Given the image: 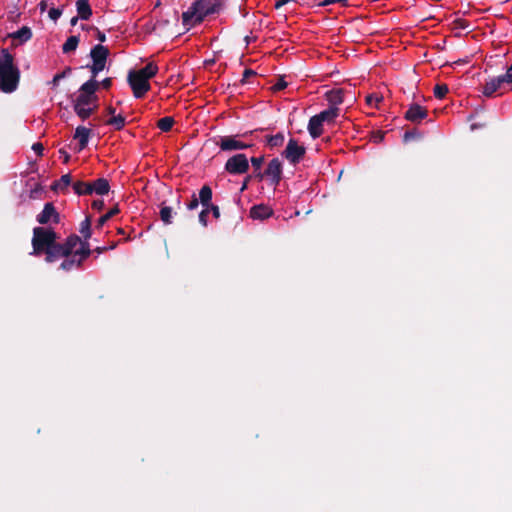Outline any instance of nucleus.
<instances>
[{
  "label": "nucleus",
  "instance_id": "26",
  "mask_svg": "<svg viewBox=\"0 0 512 512\" xmlns=\"http://www.w3.org/2000/svg\"><path fill=\"white\" fill-rule=\"evenodd\" d=\"M142 76H145L147 80L152 78L158 72V67L154 63H148L144 68L138 71Z\"/></svg>",
  "mask_w": 512,
  "mask_h": 512
},
{
  "label": "nucleus",
  "instance_id": "35",
  "mask_svg": "<svg viewBox=\"0 0 512 512\" xmlns=\"http://www.w3.org/2000/svg\"><path fill=\"white\" fill-rule=\"evenodd\" d=\"M284 141V136L282 134H276L274 136L269 137L268 144L271 147L280 146Z\"/></svg>",
  "mask_w": 512,
  "mask_h": 512
},
{
  "label": "nucleus",
  "instance_id": "54",
  "mask_svg": "<svg viewBox=\"0 0 512 512\" xmlns=\"http://www.w3.org/2000/svg\"><path fill=\"white\" fill-rule=\"evenodd\" d=\"M119 212L118 208L117 207H114L113 209H111L109 212H107L105 215L110 219L111 217H113L115 214H117Z\"/></svg>",
  "mask_w": 512,
  "mask_h": 512
},
{
  "label": "nucleus",
  "instance_id": "31",
  "mask_svg": "<svg viewBox=\"0 0 512 512\" xmlns=\"http://www.w3.org/2000/svg\"><path fill=\"white\" fill-rule=\"evenodd\" d=\"M173 124L174 119L172 117H164L158 121L157 126L161 131L168 132L172 128Z\"/></svg>",
  "mask_w": 512,
  "mask_h": 512
},
{
  "label": "nucleus",
  "instance_id": "44",
  "mask_svg": "<svg viewBox=\"0 0 512 512\" xmlns=\"http://www.w3.org/2000/svg\"><path fill=\"white\" fill-rule=\"evenodd\" d=\"M60 16H61V11L59 9L51 8L49 10V17L52 20L56 21Z\"/></svg>",
  "mask_w": 512,
  "mask_h": 512
},
{
  "label": "nucleus",
  "instance_id": "24",
  "mask_svg": "<svg viewBox=\"0 0 512 512\" xmlns=\"http://www.w3.org/2000/svg\"><path fill=\"white\" fill-rule=\"evenodd\" d=\"M79 233L84 238L82 241H87L92 234L91 230V220L89 217H86L81 223L79 227Z\"/></svg>",
  "mask_w": 512,
  "mask_h": 512
},
{
  "label": "nucleus",
  "instance_id": "61",
  "mask_svg": "<svg viewBox=\"0 0 512 512\" xmlns=\"http://www.w3.org/2000/svg\"><path fill=\"white\" fill-rule=\"evenodd\" d=\"M480 127H482V125L477 124V123H474V124L471 125V129L472 130H475V129L480 128Z\"/></svg>",
  "mask_w": 512,
  "mask_h": 512
},
{
  "label": "nucleus",
  "instance_id": "53",
  "mask_svg": "<svg viewBox=\"0 0 512 512\" xmlns=\"http://www.w3.org/2000/svg\"><path fill=\"white\" fill-rule=\"evenodd\" d=\"M96 32H97V39L100 41V42H104L106 40V36L103 32L99 31L98 29H96Z\"/></svg>",
  "mask_w": 512,
  "mask_h": 512
},
{
  "label": "nucleus",
  "instance_id": "20",
  "mask_svg": "<svg viewBox=\"0 0 512 512\" xmlns=\"http://www.w3.org/2000/svg\"><path fill=\"white\" fill-rule=\"evenodd\" d=\"M76 6L80 18L83 20H88L92 14L88 0H78Z\"/></svg>",
  "mask_w": 512,
  "mask_h": 512
},
{
  "label": "nucleus",
  "instance_id": "49",
  "mask_svg": "<svg viewBox=\"0 0 512 512\" xmlns=\"http://www.w3.org/2000/svg\"><path fill=\"white\" fill-rule=\"evenodd\" d=\"M103 206H104L103 200H94L92 202L93 209L101 210L103 208Z\"/></svg>",
  "mask_w": 512,
  "mask_h": 512
},
{
  "label": "nucleus",
  "instance_id": "33",
  "mask_svg": "<svg viewBox=\"0 0 512 512\" xmlns=\"http://www.w3.org/2000/svg\"><path fill=\"white\" fill-rule=\"evenodd\" d=\"M71 72V68L70 67H67L63 72L61 73H57L52 81L50 82V84L52 85L53 88H56L60 82L61 79L65 78L68 74H70Z\"/></svg>",
  "mask_w": 512,
  "mask_h": 512
},
{
  "label": "nucleus",
  "instance_id": "29",
  "mask_svg": "<svg viewBox=\"0 0 512 512\" xmlns=\"http://www.w3.org/2000/svg\"><path fill=\"white\" fill-rule=\"evenodd\" d=\"M71 180L70 174H65L52 186V189L63 190L71 184Z\"/></svg>",
  "mask_w": 512,
  "mask_h": 512
},
{
  "label": "nucleus",
  "instance_id": "46",
  "mask_svg": "<svg viewBox=\"0 0 512 512\" xmlns=\"http://www.w3.org/2000/svg\"><path fill=\"white\" fill-rule=\"evenodd\" d=\"M210 212H212L213 216L218 219L220 217V210L219 207L216 205H209Z\"/></svg>",
  "mask_w": 512,
  "mask_h": 512
},
{
  "label": "nucleus",
  "instance_id": "16",
  "mask_svg": "<svg viewBox=\"0 0 512 512\" xmlns=\"http://www.w3.org/2000/svg\"><path fill=\"white\" fill-rule=\"evenodd\" d=\"M325 96L331 107H337L344 100V90L341 88L332 89L326 92Z\"/></svg>",
  "mask_w": 512,
  "mask_h": 512
},
{
  "label": "nucleus",
  "instance_id": "25",
  "mask_svg": "<svg viewBox=\"0 0 512 512\" xmlns=\"http://www.w3.org/2000/svg\"><path fill=\"white\" fill-rule=\"evenodd\" d=\"M78 44H79V37L78 36H70L62 46L63 53L68 54V53L75 51L77 49Z\"/></svg>",
  "mask_w": 512,
  "mask_h": 512
},
{
  "label": "nucleus",
  "instance_id": "19",
  "mask_svg": "<svg viewBox=\"0 0 512 512\" xmlns=\"http://www.w3.org/2000/svg\"><path fill=\"white\" fill-rule=\"evenodd\" d=\"M339 111L340 110L338 107H330L329 109L324 110L317 115L322 120L323 123H333L335 119L338 117Z\"/></svg>",
  "mask_w": 512,
  "mask_h": 512
},
{
  "label": "nucleus",
  "instance_id": "60",
  "mask_svg": "<svg viewBox=\"0 0 512 512\" xmlns=\"http://www.w3.org/2000/svg\"><path fill=\"white\" fill-rule=\"evenodd\" d=\"M46 6H47L46 2H45V1H42V2L40 3V10H41V11H44V10L46 9Z\"/></svg>",
  "mask_w": 512,
  "mask_h": 512
},
{
  "label": "nucleus",
  "instance_id": "21",
  "mask_svg": "<svg viewBox=\"0 0 512 512\" xmlns=\"http://www.w3.org/2000/svg\"><path fill=\"white\" fill-rule=\"evenodd\" d=\"M10 37L15 40H19L20 43L27 42L32 37L31 29L27 26H23L18 31L10 34Z\"/></svg>",
  "mask_w": 512,
  "mask_h": 512
},
{
  "label": "nucleus",
  "instance_id": "28",
  "mask_svg": "<svg viewBox=\"0 0 512 512\" xmlns=\"http://www.w3.org/2000/svg\"><path fill=\"white\" fill-rule=\"evenodd\" d=\"M84 258H65L61 263V268L64 270H70L73 267H80Z\"/></svg>",
  "mask_w": 512,
  "mask_h": 512
},
{
  "label": "nucleus",
  "instance_id": "51",
  "mask_svg": "<svg viewBox=\"0 0 512 512\" xmlns=\"http://www.w3.org/2000/svg\"><path fill=\"white\" fill-rule=\"evenodd\" d=\"M111 84H112V79H111V78H106V79H104V80L101 82V85H102V86H103V88H105V89L110 88Z\"/></svg>",
  "mask_w": 512,
  "mask_h": 512
},
{
  "label": "nucleus",
  "instance_id": "34",
  "mask_svg": "<svg viewBox=\"0 0 512 512\" xmlns=\"http://www.w3.org/2000/svg\"><path fill=\"white\" fill-rule=\"evenodd\" d=\"M448 91V86L446 84H437L434 87V95L439 99L444 98Z\"/></svg>",
  "mask_w": 512,
  "mask_h": 512
},
{
  "label": "nucleus",
  "instance_id": "30",
  "mask_svg": "<svg viewBox=\"0 0 512 512\" xmlns=\"http://www.w3.org/2000/svg\"><path fill=\"white\" fill-rule=\"evenodd\" d=\"M107 124L113 126L115 130H121L125 125V118L119 114L117 116L111 117L107 121Z\"/></svg>",
  "mask_w": 512,
  "mask_h": 512
},
{
  "label": "nucleus",
  "instance_id": "2",
  "mask_svg": "<svg viewBox=\"0 0 512 512\" xmlns=\"http://www.w3.org/2000/svg\"><path fill=\"white\" fill-rule=\"evenodd\" d=\"M222 6V0H197L187 11L182 13V23L189 30L200 24L206 16L218 13Z\"/></svg>",
  "mask_w": 512,
  "mask_h": 512
},
{
  "label": "nucleus",
  "instance_id": "52",
  "mask_svg": "<svg viewBox=\"0 0 512 512\" xmlns=\"http://www.w3.org/2000/svg\"><path fill=\"white\" fill-rule=\"evenodd\" d=\"M108 220H109V218H108L106 215L101 216V217L99 218V220H98V224H97V226H98V227L103 226V225L106 223V221H108Z\"/></svg>",
  "mask_w": 512,
  "mask_h": 512
},
{
  "label": "nucleus",
  "instance_id": "5",
  "mask_svg": "<svg viewBox=\"0 0 512 512\" xmlns=\"http://www.w3.org/2000/svg\"><path fill=\"white\" fill-rule=\"evenodd\" d=\"M128 82L136 98H141L150 89L148 80L137 71L129 72Z\"/></svg>",
  "mask_w": 512,
  "mask_h": 512
},
{
  "label": "nucleus",
  "instance_id": "50",
  "mask_svg": "<svg viewBox=\"0 0 512 512\" xmlns=\"http://www.w3.org/2000/svg\"><path fill=\"white\" fill-rule=\"evenodd\" d=\"M93 193H94V191H93L92 182H87L85 191H84V195H91Z\"/></svg>",
  "mask_w": 512,
  "mask_h": 512
},
{
  "label": "nucleus",
  "instance_id": "18",
  "mask_svg": "<svg viewBox=\"0 0 512 512\" xmlns=\"http://www.w3.org/2000/svg\"><path fill=\"white\" fill-rule=\"evenodd\" d=\"M93 191L97 195H105L109 192L110 185L107 179L99 178L92 182Z\"/></svg>",
  "mask_w": 512,
  "mask_h": 512
},
{
  "label": "nucleus",
  "instance_id": "1",
  "mask_svg": "<svg viewBox=\"0 0 512 512\" xmlns=\"http://www.w3.org/2000/svg\"><path fill=\"white\" fill-rule=\"evenodd\" d=\"M59 238L52 228L35 227L31 241L33 252L46 256H77L79 252L87 249L76 234L70 235L64 242H59Z\"/></svg>",
  "mask_w": 512,
  "mask_h": 512
},
{
  "label": "nucleus",
  "instance_id": "22",
  "mask_svg": "<svg viewBox=\"0 0 512 512\" xmlns=\"http://www.w3.org/2000/svg\"><path fill=\"white\" fill-rule=\"evenodd\" d=\"M82 243H84L87 246V249H84L83 252H79L77 256H89L92 253L102 254V253L107 252L109 249L113 248V246H110V247L96 246V247L92 248L91 245L87 241H82Z\"/></svg>",
  "mask_w": 512,
  "mask_h": 512
},
{
  "label": "nucleus",
  "instance_id": "42",
  "mask_svg": "<svg viewBox=\"0 0 512 512\" xmlns=\"http://www.w3.org/2000/svg\"><path fill=\"white\" fill-rule=\"evenodd\" d=\"M381 100H382V96H378L375 94H371L366 97V102L368 105H373L374 103H378Z\"/></svg>",
  "mask_w": 512,
  "mask_h": 512
},
{
  "label": "nucleus",
  "instance_id": "41",
  "mask_svg": "<svg viewBox=\"0 0 512 512\" xmlns=\"http://www.w3.org/2000/svg\"><path fill=\"white\" fill-rule=\"evenodd\" d=\"M263 161H264V157H252L251 158V163L253 165V167L255 168V170H259L263 164Z\"/></svg>",
  "mask_w": 512,
  "mask_h": 512
},
{
  "label": "nucleus",
  "instance_id": "6",
  "mask_svg": "<svg viewBox=\"0 0 512 512\" xmlns=\"http://www.w3.org/2000/svg\"><path fill=\"white\" fill-rule=\"evenodd\" d=\"M249 169V161L245 154H236L225 163V170L233 175L244 174Z\"/></svg>",
  "mask_w": 512,
  "mask_h": 512
},
{
  "label": "nucleus",
  "instance_id": "15",
  "mask_svg": "<svg viewBox=\"0 0 512 512\" xmlns=\"http://www.w3.org/2000/svg\"><path fill=\"white\" fill-rule=\"evenodd\" d=\"M323 122L318 117V115H315L310 118L309 124H308V131L312 138H318L323 133Z\"/></svg>",
  "mask_w": 512,
  "mask_h": 512
},
{
  "label": "nucleus",
  "instance_id": "37",
  "mask_svg": "<svg viewBox=\"0 0 512 512\" xmlns=\"http://www.w3.org/2000/svg\"><path fill=\"white\" fill-rule=\"evenodd\" d=\"M210 213L209 207H204V209L199 214V221L203 226H207V218Z\"/></svg>",
  "mask_w": 512,
  "mask_h": 512
},
{
  "label": "nucleus",
  "instance_id": "23",
  "mask_svg": "<svg viewBox=\"0 0 512 512\" xmlns=\"http://www.w3.org/2000/svg\"><path fill=\"white\" fill-rule=\"evenodd\" d=\"M212 190L208 185H204L199 191V200L203 207L211 205Z\"/></svg>",
  "mask_w": 512,
  "mask_h": 512
},
{
  "label": "nucleus",
  "instance_id": "14",
  "mask_svg": "<svg viewBox=\"0 0 512 512\" xmlns=\"http://www.w3.org/2000/svg\"><path fill=\"white\" fill-rule=\"evenodd\" d=\"M91 134V130L84 126H78L75 130L74 138L78 140L79 147L78 150H83L87 144Z\"/></svg>",
  "mask_w": 512,
  "mask_h": 512
},
{
  "label": "nucleus",
  "instance_id": "40",
  "mask_svg": "<svg viewBox=\"0 0 512 512\" xmlns=\"http://www.w3.org/2000/svg\"><path fill=\"white\" fill-rule=\"evenodd\" d=\"M104 68H105V67H104L103 65H99V64H94V63H93V64L90 66V70H91V73H92V79H94V78L97 76V74H98L99 72H101Z\"/></svg>",
  "mask_w": 512,
  "mask_h": 512
},
{
  "label": "nucleus",
  "instance_id": "64",
  "mask_svg": "<svg viewBox=\"0 0 512 512\" xmlns=\"http://www.w3.org/2000/svg\"><path fill=\"white\" fill-rule=\"evenodd\" d=\"M256 176H257V177H259L260 179H262L263 174H262L261 172H258V173L256 174Z\"/></svg>",
  "mask_w": 512,
  "mask_h": 512
},
{
  "label": "nucleus",
  "instance_id": "59",
  "mask_svg": "<svg viewBox=\"0 0 512 512\" xmlns=\"http://www.w3.org/2000/svg\"><path fill=\"white\" fill-rule=\"evenodd\" d=\"M107 112H108V114H110V115L113 117V116H115V112H116V110H115V108H113V107L109 106V107L107 108Z\"/></svg>",
  "mask_w": 512,
  "mask_h": 512
},
{
  "label": "nucleus",
  "instance_id": "36",
  "mask_svg": "<svg viewBox=\"0 0 512 512\" xmlns=\"http://www.w3.org/2000/svg\"><path fill=\"white\" fill-rule=\"evenodd\" d=\"M87 182L77 181L73 184V190L78 195H84Z\"/></svg>",
  "mask_w": 512,
  "mask_h": 512
},
{
  "label": "nucleus",
  "instance_id": "62",
  "mask_svg": "<svg viewBox=\"0 0 512 512\" xmlns=\"http://www.w3.org/2000/svg\"><path fill=\"white\" fill-rule=\"evenodd\" d=\"M77 21H78V17H73V18L71 19V25H72V26H75V25H76V23H77Z\"/></svg>",
  "mask_w": 512,
  "mask_h": 512
},
{
  "label": "nucleus",
  "instance_id": "45",
  "mask_svg": "<svg viewBox=\"0 0 512 512\" xmlns=\"http://www.w3.org/2000/svg\"><path fill=\"white\" fill-rule=\"evenodd\" d=\"M256 75V72L251 70V69H246L243 73V78L241 80L242 83H245L249 77L251 76H255Z\"/></svg>",
  "mask_w": 512,
  "mask_h": 512
},
{
  "label": "nucleus",
  "instance_id": "58",
  "mask_svg": "<svg viewBox=\"0 0 512 512\" xmlns=\"http://www.w3.org/2000/svg\"><path fill=\"white\" fill-rule=\"evenodd\" d=\"M414 135H415L414 132H406L404 134V140L407 141L408 139L414 137Z\"/></svg>",
  "mask_w": 512,
  "mask_h": 512
},
{
  "label": "nucleus",
  "instance_id": "43",
  "mask_svg": "<svg viewBox=\"0 0 512 512\" xmlns=\"http://www.w3.org/2000/svg\"><path fill=\"white\" fill-rule=\"evenodd\" d=\"M199 198H197L195 195H193L191 201L187 204V208L189 210H194L198 207L199 205Z\"/></svg>",
  "mask_w": 512,
  "mask_h": 512
},
{
  "label": "nucleus",
  "instance_id": "55",
  "mask_svg": "<svg viewBox=\"0 0 512 512\" xmlns=\"http://www.w3.org/2000/svg\"><path fill=\"white\" fill-rule=\"evenodd\" d=\"M59 153L63 156L64 162L67 163L70 159L69 154L64 150H60Z\"/></svg>",
  "mask_w": 512,
  "mask_h": 512
},
{
  "label": "nucleus",
  "instance_id": "3",
  "mask_svg": "<svg viewBox=\"0 0 512 512\" xmlns=\"http://www.w3.org/2000/svg\"><path fill=\"white\" fill-rule=\"evenodd\" d=\"M19 80L20 71L14 64L13 56L7 50H2L0 54V90L5 93L15 91Z\"/></svg>",
  "mask_w": 512,
  "mask_h": 512
},
{
  "label": "nucleus",
  "instance_id": "47",
  "mask_svg": "<svg viewBox=\"0 0 512 512\" xmlns=\"http://www.w3.org/2000/svg\"><path fill=\"white\" fill-rule=\"evenodd\" d=\"M347 0H322L319 2V6H328L333 3L346 2Z\"/></svg>",
  "mask_w": 512,
  "mask_h": 512
},
{
  "label": "nucleus",
  "instance_id": "10",
  "mask_svg": "<svg viewBox=\"0 0 512 512\" xmlns=\"http://www.w3.org/2000/svg\"><path fill=\"white\" fill-rule=\"evenodd\" d=\"M264 175L270 177L274 185H278L282 175V164L278 158H274L269 162Z\"/></svg>",
  "mask_w": 512,
  "mask_h": 512
},
{
  "label": "nucleus",
  "instance_id": "17",
  "mask_svg": "<svg viewBox=\"0 0 512 512\" xmlns=\"http://www.w3.org/2000/svg\"><path fill=\"white\" fill-rule=\"evenodd\" d=\"M271 214H272V210L268 206H265V205L253 206L250 210V216L253 219L263 220V219L270 217Z\"/></svg>",
  "mask_w": 512,
  "mask_h": 512
},
{
  "label": "nucleus",
  "instance_id": "63",
  "mask_svg": "<svg viewBox=\"0 0 512 512\" xmlns=\"http://www.w3.org/2000/svg\"><path fill=\"white\" fill-rule=\"evenodd\" d=\"M55 259H56V258H50V257H47V258H46V260H47L48 262H53Z\"/></svg>",
  "mask_w": 512,
  "mask_h": 512
},
{
  "label": "nucleus",
  "instance_id": "32",
  "mask_svg": "<svg viewBox=\"0 0 512 512\" xmlns=\"http://www.w3.org/2000/svg\"><path fill=\"white\" fill-rule=\"evenodd\" d=\"M160 218L165 224H170L172 222V208L168 206H162L160 209Z\"/></svg>",
  "mask_w": 512,
  "mask_h": 512
},
{
  "label": "nucleus",
  "instance_id": "13",
  "mask_svg": "<svg viewBox=\"0 0 512 512\" xmlns=\"http://www.w3.org/2000/svg\"><path fill=\"white\" fill-rule=\"evenodd\" d=\"M506 83L507 82L503 75L492 78L485 83L482 92L485 96H492L493 93L498 91Z\"/></svg>",
  "mask_w": 512,
  "mask_h": 512
},
{
  "label": "nucleus",
  "instance_id": "38",
  "mask_svg": "<svg viewBox=\"0 0 512 512\" xmlns=\"http://www.w3.org/2000/svg\"><path fill=\"white\" fill-rule=\"evenodd\" d=\"M287 85H288V83L284 80V78L283 77H279L277 79V82L273 85L272 89L274 91H280V90L286 88Z\"/></svg>",
  "mask_w": 512,
  "mask_h": 512
},
{
  "label": "nucleus",
  "instance_id": "7",
  "mask_svg": "<svg viewBox=\"0 0 512 512\" xmlns=\"http://www.w3.org/2000/svg\"><path fill=\"white\" fill-rule=\"evenodd\" d=\"M304 154L305 147L300 146L294 139L289 140L286 149L283 152L286 159L293 164L298 163L300 159L303 158Z\"/></svg>",
  "mask_w": 512,
  "mask_h": 512
},
{
  "label": "nucleus",
  "instance_id": "56",
  "mask_svg": "<svg viewBox=\"0 0 512 512\" xmlns=\"http://www.w3.org/2000/svg\"><path fill=\"white\" fill-rule=\"evenodd\" d=\"M290 0H278L275 4V8H280L281 6L287 4Z\"/></svg>",
  "mask_w": 512,
  "mask_h": 512
},
{
  "label": "nucleus",
  "instance_id": "27",
  "mask_svg": "<svg viewBox=\"0 0 512 512\" xmlns=\"http://www.w3.org/2000/svg\"><path fill=\"white\" fill-rule=\"evenodd\" d=\"M74 111L80 118L86 119L92 114L93 108L74 103Z\"/></svg>",
  "mask_w": 512,
  "mask_h": 512
},
{
  "label": "nucleus",
  "instance_id": "4",
  "mask_svg": "<svg viewBox=\"0 0 512 512\" xmlns=\"http://www.w3.org/2000/svg\"><path fill=\"white\" fill-rule=\"evenodd\" d=\"M99 83L95 79H90L80 87V94L76 98V104L90 106L96 101L95 92L98 89Z\"/></svg>",
  "mask_w": 512,
  "mask_h": 512
},
{
  "label": "nucleus",
  "instance_id": "12",
  "mask_svg": "<svg viewBox=\"0 0 512 512\" xmlns=\"http://www.w3.org/2000/svg\"><path fill=\"white\" fill-rule=\"evenodd\" d=\"M109 55V50L103 45H96L92 48L90 52V56L93 60L94 64L103 65L105 67L107 57Z\"/></svg>",
  "mask_w": 512,
  "mask_h": 512
},
{
  "label": "nucleus",
  "instance_id": "48",
  "mask_svg": "<svg viewBox=\"0 0 512 512\" xmlns=\"http://www.w3.org/2000/svg\"><path fill=\"white\" fill-rule=\"evenodd\" d=\"M32 149L38 154V155H41L43 150H44V147L41 143H35L33 144L32 146Z\"/></svg>",
  "mask_w": 512,
  "mask_h": 512
},
{
  "label": "nucleus",
  "instance_id": "9",
  "mask_svg": "<svg viewBox=\"0 0 512 512\" xmlns=\"http://www.w3.org/2000/svg\"><path fill=\"white\" fill-rule=\"evenodd\" d=\"M60 216L59 213L56 211L53 203L48 202L44 205V208L41 213L37 215V222L39 224L45 225L48 223H59Z\"/></svg>",
  "mask_w": 512,
  "mask_h": 512
},
{
  "label": "nucleus",
  "instance_id": "11",
  "mask_svg": "<svg viewBox=\"0 0 512 512\" xmlns=\"http://www.w3.org/2000/svg\"><path fill=\"white\" fill-rule=\"evenodd\" d=\"M427 116V110L418 104H412L405 113V118L411 122L418 123Z\"/></svg>",
  "mask_w": 512,
  "mask_h": 512
},
{
  "label": "nucleus",
  "instance_id": "39",
  "mask_svg": "<svg viewBox=\"0 0 512 512\" xmlns=\"http://www.w3.org/2000/svg\"><path fill=\"white\" fill-rule=\"evenodd\" d=\"M384 136H385V132H382V131H375L371 134V140L374 142V143H380L381 141H383L384 139Z\"/></svg>",
  "mask_w": 512,
  "mask_h": 512
},
{
  "label": "nucleus",
  "instance_id": "57",
  "mask_svg": "<svg viewBox=\"0 0 512 512\" xmlns=\"http://www.w3.org/2000/svg\"><path fill=\"white\" fill-rule=\"evenodd\" d=\"M251 179V176H247L242 184L241 191H244L247 188V185Z\"/></svg>",
  "mask_w": 512,
  "mask_h": 512
},
{
  "label": "nucleus",
  "instance_id": "8",
  "mask_svg": "<svg viewBox=\"0 0 512 512\" xmlns=\"http://www.w3.org/2000/svg\"><path fill=\"white\" fill-rule=\"evenodd\" d=\"M222 151H233L249 148L252 144L244 143L237 136H224L216 143Z\"/></svg>",
  "mask_w": 512,
  "mask_h": 512
}]
</instances>
